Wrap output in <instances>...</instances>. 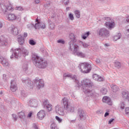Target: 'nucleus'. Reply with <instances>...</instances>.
Returning <instances> with one entry per match:
<instances>
[{"instance_id": "nucleus-1", "label": "nucleus", "mask_w": 129, "mask_h": 129, "mask_svg": "<svg viewBox=\"0 0 129 129\" xmlns=\"http://www.w3.org/2000/svg\"><path fill=\"white\" fill-rule=\"evenodd\" d=\"M78 86H82V89L85 94H86L89 97H95L96 93L95 91L92 89L93 82L89 79H85L79 82Z\"/></svg>"}, {"instance_id": "nucleus-2", "label": "nucleus", "mask_w": 129, "mask_h": 129, "mask_svg": "<svg viewBox=\"0 0 129 129\" xmlns=\"http://www.w3.org/2000/svg\"><path fill=\"white\" fill-rule=\"evenodd\" d=\"M32 59L34 61L35 66L38 68L45 69L48 66L47 61L44 60L43 58L40 57L38 54L35 52L32 54Z\"/></svg>"}, {"instance_id": "nucleus-3", "label": "nucleus", "mask_w": 129, "mask_h": 129, "mask_svg": "<svg viewBox=\"0 0 129 129\" xmlns=\"http://www.w3.org/2000/svg\"><path fill=\"white\" fill-rule=\"evenodd\" d=\"M10 52L13 53L10 57L11 59H13L14 57L18 58L19 57H21L22 55L23 57H26V56L29 55V51L24 47H21L16 49L12 48L11 49Z\"/></svg>"}, {"instance_id": "nucleus-4", "label": "nucleus", "mask_w": 129, "mask_h": 129, "mask_svg": "<svg viewBox=\"0 0 129 129\" xmlns=\"http://www.w3.org/2000/svg\"><path fill=\"white\" fill-rule=\"evenodd\" d=\"M70 39L72 41V43L70 44V49L73 53H76L78 50H79V46L77 44L75 43L76 42V39L74 34L71 33L70 34Z\"/></svg>"}, {"instance_id": "nucleus-5", "label": "nucleus", "mask_w": 129, "mask_h": 129, "mask_svg": "<svg viewBox=\"0 0 129 129\" xmlns=\"http://www.w3.org/2000/svg\"><path fill=\"white\" fill-rule=\"evenodd\" d=\"M61 104L63 105L65 110L68 111V112H74L75 107H74L73 105H70L68 98L66 97L62 98L61 100Z\"/></svg>"}, {"instance_id": "nucleus-6", "label": "nucleus", "mask_w": 129, "mask_h": 129, "mask_svg": "<svg viewBox=\"0 0 129 129\" xmlns=\"http://www.w3.org/2000/svg\"><path fill=\"white\" fill-rule=\"evenodd\" d=\"M97 34L99 36L103 39L108 38L110 36V32L108 29L105 28H102L99 29L97 31Z\"/></svg>"}, {"instance_id": "nucleus-7", "label": "nucleus", "mask_w": 129, "mask_h": 129, "mask_svg": "<svg viewBox=\"0 0 129 129\" xmlns=\"http://www.w3.org/2000/svg\"><path fill=\"white\" fill-rule=\"evenodd\" d=\"M78 67L82 73H89L91 70V65L87 62L80 63Z\"/></svg>"}, {"instance_id": "nucleus-8", "label": "nucleus", "mask_w": 129, "mask_h": 129, "mask_svg": "<svg viewBox=\"0 0 129 129\" xmlns=\"http://www.w3.org/2000/svg\"><path fill=\"white\" fill-rule=\"evenodd\" d=\"M14 11V9L12 7V6L9 5L6 6L4 4H0V14H4V15H8L10 13H12Z\"/></svg>"}, {"instance_id": "nucleus-9", "label": "nucleus", "mask_w": 129, "mask_h": 129, "mask_svg": "<svg viewBox=\"0 0 129 129\" xmlns=\"http://www.w3.org/2000/svg\"><path fill=\"white\" fill-rule=\"evenodd\" d=\"M104 21H105L106 23H105V26L109 29V30H112L115 27V23L113 20H111L110 18L108 17H104Z\"/></svg>"}, {"instance_id": "nucleus-10", "label": "nucleus", "mask_w": 129, "mask_h": 129, "mask_svg": "<svg viewBox=\"0 0 129 129\" xmlns=\"http://www.w3.org/2000/svg\"><path fill=\"white\" fill-rule=\"evenodd\" d=\"M22 82L29 89H33L34 85L33 84V82L29 79H22Z\"/></svg>"}, {"instance_id": "nucleus-11", "label": "nucleus", "mask_w": 129, "mask_h": 129, "mask_svg": "<svg viewBox=\"0 0 129 129\" xmlns=\"http://www.w3.org/2000/svg\"><path fill=\"white\" fill-rule=\"evenodd\" d=\"M63 79H66L68 78H72L73 80H75V83L78 85L79 84V82H80L81 81H79L77 80V77L76 75H72L71 74H63Z\"/></svg>"}, {"instance_id": "nucleus-12", "label": "nucleus", "mask_w": 129, "mask_h": 129, "mask_svg": "<svg viewBox=\"0 0 129 129\" xmlns=\"http://www.w3.org/2000/svg\"><path fill=\"white\" fill-rule=\"evenodd\" d=\"M8 31L15 36H16V35H19V32H20L19 28L14 26L10 27L8 28Z\"/></svg>"}, {"instance_id": "nucleus-13", "label": "nucleus", "mask_w": 129, "mask_h": 129, "mask_svg": "<svg viewBox=\"0 0 129 129\" xmlns=\"http://www.w3.org/2000/svg\"><path fill=\"white\" fill-rule=\"evenodd\" d=\"M78 115L81 120H84L86 118V115H85L84 111L81 109H78Z\"/></svg>"}, {"instance_id": "nucleus-14", "label": "nucleus", "mask_w": 129, "mask_h": 129, "mask_svg": "<svg viewBox=\"0 0 129 129\" xmlns=\"http://www.w3.org/2000/svg\"><path fill=\"white\" fill-rule=\"evenodd\" d=\"M9 45V43H8V40H7V38L4 36H0V46H2L3 47H6Z\"/></svg>"}, {"instance_id": "nucleus-15", "label": "nucleus", "mask_w": 129, "mask_h": 129, "mask_svg": "<svg viewBox=\"0 0 129 129\" xmlns=\"http://www.w3.org/2000/svg\"><path fill=\"white\" fill-rule=\"evenodd\" d=\"M28 103L30 107H37L38 106V101L35 99L29 100Z\"/></svg>"}, {"instance_id": "nucleus-16", "label": "nucleus", "mask_w": 129, "mask_h": 129, "mask_svg": "<svg viewBox=\"0 0 129 129\" xmlns=\"http://www.w3.org/2000/svg\"><path fill=\"white\" fill-rule=\"evenodd\" d=\"M0 62L4 67H8L10 66V63H9V60L6 57L3 56L0 57Z\"/></svg>"}, {"instance_id": "nucleus-17", "label": "nucleus", "mask_w": 129, "mask_h": 129, "mask_svg": "<svg viewBox=\"0 0 129 129\" xmlns=\"http://www.w3.org/2000/svg\"><path fill=\"white\" fill-rule=\"evenodd\" d=\"M43 104L44 108H46L48 111H51L52 110V105L49 103L48 100H45L43 102Z\"/></svg>"}, {"instance_id": "nucleus-18", "label": "nucleus", "mask_w": 129, "mask_h": 129, "mask_svg": "<svg viewBox=\"0 0 129 129\" xmlns=\"http://www.w3.org/2000/svg\"><path fill=\"white\" fill-rule=\"evenodd\" d=\"M55 111L56 113L59 114V115H64V109L61 106L56 105L55 106Z\"/></svg>"}, {"instance_id": "nucleus-19", "label": "nucleus", "mask_w": 129, "mask_h": 129, "mask_svg": "<svg viewBox=\"0 0 129 129\" xmlns=\"http://www.w3.org/2000/svg\"><path fill=\"white\" fill-rule=\"evenodd\" d=\"M35 83L36 84L37 88L38 89L44 87V81L43 80H35Z\"/></svg>"}, {"instance_id": "nucleus-20", "label": "nucleus", "mask_w": 129, "mask_h": 129, "mask_svg": "<svg viewBox=\"0 0 129 129\" xmlns=\"http://www.w3.org/2000/svg\"><path fill=\"white\" fill-rule=\"evenodd\" d=\"M10 88L12 92H16V91H17L18 87H17V83H16V81H11Z\"/></svg>"}, {"instance_id": "nucleus-21", "label": "nucleus", "mask_w": 129, "mask_h": 129, "mask_svg": "<svg viewBox=\"0 0 129 129\" xmlns=\"http://www.w3.org/2000/svg\"><path fill=\"white\" fill-rule=\"evenodd\" d=\"M46 116V114L45 113V111L41 110L37 113V117L39 119L42 120L43 119L45 116Z\"/></svg>"}, {"instance_id": "nucleus-22", "label": "nucleus", "mask_w": 129, "mask_h": 129, "mask_svg": "<svg viewBox=\"0 0 129 129\" xmlns=\"http://www.w3.org/2000/svg\"><path fill=\"white\" fill-rule=\"evenodd\" d=\"M103 102L107 103L109 105H112V102L111 101L110 98L107 96H105L103 98Z\"/></svg>"}, {"instance_id": "nucleus-23", "label": "nucleus", "mask_w": 129, "mask_h": 129, "mask_svg": "<svg viewBox=\"0 0 129 129\" xmlns=\"http://www.w3.org/2000/svg\"><path fill=\"white\" fill-rule=\"evenodd\" d=\"M7 19L8 21H15L16 19H18V17L16 16V15L14 14H9L7 16Z\"/></svg>"}, {"instance_id": "nucleus-24", "label": "nucleus", "mask_w": 129, "mask_h": 129, "mask_svg": "<svg viewBox=\"0 0 129 129\" xmlns=\"http://www.w3.org/2000/svg\"><path fill=\"white\" fill-rule=\"evenodd\" d=\"M93 79H94V80H96V81H103V80H104V79L98 76L97 74L93 75Z\"/></svg>"}, {"instance_id": "nucleus-25", "label": "nucleus", "mask_w": 129, "mask_h": 129, "mask_svg": "<svg viewBox=\"0 0 129 129\" xmlns=\"http://www.w3.org/2000/svg\"><path fill=\"white\" fill-rule=\"evenodd\" d=\"M111 88L113 91V92H118V91H119V88H118V87L115 85H111Z\"/></svg>"}, {"instance_id": "nucleus-26", "label": "nucleus", "mask_w": 129, "mask_h": 129, "mask_svg": "<svg viewBox=\"0 0 129 129\" xmlns=\"http://www.w3.org/2000/svg\"><path fill=\"white\" fill-rule=\"evenodd\" d=\"M19 117L21 120L25 121L26 119V116L25 115V113L24 112H20L18 114Z\"/></svg>"}, {"instance_id": "nucleus-27", "label": "nucleus", "mask_w": 129, "mask_h": 129, "mask_svg": "<svg viewBox=\"0 0 129 129\" xmlns=\"http://www.w3.org/2000/svg\"><path fill=\"white\" fill-rule=\"evenodd\" d=\"M37 23L35 24L34 25V29H41V26H42V23L39 22V20L38 19H36Z\"/></svg>"}, {"instance_id": "nucleus-28", "label": "nucleus", "mask_w": 129, "mask_h": 129, "mask_svg": "<svg viewBox=\"0 0 129 129\" xmlns=\"http://www.w3.org/2000/svg\"><path fill=\"white\" fill-rule=\"evenodd\" d=\"M18 41L20 45H23V44H24L25 40H24V38H23V36L19 35L18 36Z\"/></svg>"}, {"instance_id": "nucleus-29", "label": "nucleus", "mask_w": 129, "mask_h": 129, "mask_svg": "<svg viewBox=\"0 0 129 129\" xmlns=\"http://www.w3.org/2000/svg\"><path fill=\"white\" fill-rule=\"evenodd\" d=\"M121 38V33H118L113 37V41H116L117 40H119Z\"/></svg>"}, {"instance_id": "nucleus-30", "label": "nucleus", "mask_w": 129, "mask_h": 129, "mask_svg": "<svg viewBox=\"0 0 129 129\" xmlns=\"http://www.w3.org/2000/svg\"><path fill=\"white\" fill-rule=\"evenodd\" d=\"M77 53V56L78 57H81V58H85L86 55L85 53L82 52H76Z\"/></svg>"}, {"instance_id": "nucleus-31", "label": "nucleus", "mask_w": 129, "mask_h": 129, "mask_svg": "<svg viewBox=\"0 0 129 129\" xmlns=\"http://www.w3.org/2000/svg\"><path fill=\"white\" fill-rule=\"evenodd\" d=\"M125 107V104L123 102H121L119 105V108L121 110H123L124 107Z\"/></svg>"}, {"instance_id": "nucleus-32", "label": "nucleus", "mask_w": 129, "mask_h": 129, "mask_svg": "<svg viewBox=\"0 0 129 129\" xmlns=\"http://www.w3.org/2000/svg\"><path fill=\"white\" fill-rule=\"evenodd\" d=\"M114 66L119 69L121 67V64L118 61H115L114 62Z\"/></svg>"}, {"instance_id": "nucleus-33", "label": "nucleus", "mask_w": 129, "mask_h": 129, "mask_svg": "<svg viewBox=\"0 0 129 129\" xmlns=\"http://www.w3.org/2000/svg\"><path fill=\"white\" fill-rule=\"evenodd\" d=\"M75 15L78 19H79L80 18V11L78 10L75 11Z\"/></svg>"}, {"instance_id": "nucleus-34", "label": "nucleus", "mask_w": 129, "mask_h": 129, "mask_svg": "<svg viewBox=\"0 0 129 129\" xmlns=\"http://www.w3.org/2000/svg\"><path fill=\"white\" fill-rule=\"evenodd\" d=\"M80 44L82 46H83V47L84 48H88V47H89V45H88L85 43H84L83 42L80 41Z\"/></svg>"}, {"instance_id": "nucleus-35", "label": "nucleus", "mask_w": 129, "mask_h": 129, "mask_svg": "<svg viewBox=\"0 0 129 129\" xmlns=\"http://www.w3.org/2000/svg\"><path fill=\"white\" fill-rule=\"evenodd\" d=\"M22 70H23L24 72H27V70H28V64H23L22 66Z\"/></svg>"}, {"instance_id": "nucleus-36", "label": "nucleus", "mask_w": 129, "mask_h": 129, "mask_svg": "<svg viewBox=\"0 0 129 129\" xmlns=\"http://www.w3.org/2000/svg\"><path fill=\"white\" fill-rule=\"evenodd\" d=\"M100 91L102 93V94H103L104 95H105V94H106L107 93V90L104 88H102L101 89Z\"/></svg>"}, {"instance_id": "nucleus-37", "label": "nucleus", "mask_w": 129, "mask_h": 129, "mask_svg": "<svg viewBox=\"0 0 129 129\" xmlns=\"http://www.w3.org/2000/svg\"><path fill=\"white\" fill-rule=\"evenodd\" d=\"M50 128L51 129H59L58 128V127H57V125H56V123H52L50 125Z\"/></svg>"}, {"instance_id": "nucleus-38", "label": "nucleus", "mask_w": 129, "mask_h": 129, "mask_svg": "<svg viewBox=\"0 0 129 129\" xmlns=\"http://www.w3.org/2000/svg\"><path fill=\"white\" fill-rule=\"evenodd\" d=\"M89 34H90L89 32H86L84 35L82 36V38L84 40H85V39H86V38L88 37V35H89Z\"/></svg>"}, {"instance_id": "nucleus-39", "label": "nucleus", "mask_w": 129, "mask_h": 129, "mask_svg": "<svg viewBox=\"0 0 129 129\" xmlns=\"http://www.w3.org/2000/svg\"><path fill=\"white\" fill-rule=\"evenodd\" d=\"M21 94L22 97H26L27 95V93H26V92H25V91H22L21 92Z\"/></svg>"}, {"instance_id": "nucleus-40", "label": "nucleus", "mask_w": 129, "mask_h": 129, "mask_svg": "<svg viewBox=\"0 0 129 129\" xmlns=\"http://www.w3.org/2000/svg\"><path fill=\"white\" fill-rule=\"evenodd\" d=\"M125 114L129 116V107H126L125 109Z\"/></svg>"}, {"instance_id": "nucleus-41", "label": "nucleus", "mask_w": 129, "mask_h": 129, "mask_svg": "<svg viewBox=\"0 0 129 129\" xmlns=\"http://www.w3.org/2000/svg\"><path fill=\"white\" fill-rule=\"evenodd\" d=\"M27 27L28 28V29H32L33 28L35 29V25L33 24H29L27 25Z\"/></svg>"}, {"instance_id": "nucleus-42", "label": "nucleus", "mask_w": 129, "mask_h": 129, "mask_svg": "<svg viewBox=\"0 0 129 129\" xmlns=\"http://www.w3.org/2000/svg\"><path fill=\"white\" fill-rule=\"evenodd\" d=\"M69 18L71 20V21H74V16H73V14H72V13H70L69 15Z\"/></svg>"}, {"instance_id": "nucleus-43", "label": "nucleus", "mask_w": 129, "mask_h": 129, "mask_svg": "<svg viewBox=\"0 0 129 129\" xmlns=\"http://www.w3.org/2000/svg\"><path fill=\"white\" fill-rule=\"evenodd\" d=\"M15 10L17 11H21L22 12V11H24V8L22 7H18L15 8Z\"/></svg>"}, {"instance_id": "nucleus-44", "label": "nucleus", "mask_w": 129, "mask_h": 129, "mask_svg": "<svg viewBox=\"0 0 129 129\" xmlns=\"http://www.w3.org/2000/svg\"><path fill=\"white\" fill-rule=\"evenodd\" d=\"M57 43L58 44H62V45H64V44H65V41L62 39H59L57 40Z\"/></svg>"}, {"instance_id": "nucleus-45", "label": "nucleus", "mask_w": 129, "mask_h": 129, "mask_svg": "<svg viewBox=\"0 0 129 129\" xmlns=\"http://www.w3.org/2000/svg\"><path fill=\"white\" fill-rule=\"evenodd\" d=\"M29 44L30 45H32V46H34L36 44V42H35V41H34V40H30L29 41Z\"/></svg>"}, {"instance_id": "nucleus-46", "label": "nucleus", "mask_w": 129, "mask_h": 129, "mask_svg": "<svg viewBox=\"0 0 129 129\" xmlns=\"http://www.w3.org/2000/svg\"><path fill=\"white\" fill-rule=\"evenodd\" d=\"M55 119L57 121H58V122H62V118L59 117L58 116H55Z\"/></svg>"}, {"instance_id": "nucleus-47", "label": "nucleus", "mask_w": 129, "mask_h": 129, "mask_svg": "<svg viewBox=\"0 0 129 129\" xmlns=\"http://www.w3.org/2000/svg\"><path fill=\"white\" fill-rule=\"evenodd\" d=\"M63 3L65 6H67L69 4V0H63Z\"/></svg>"}, {"instance_id": "nucleus-48", "label": "nucleus", "mask_w": 129, "mask_h": 129, "mask_svg": "<svg viewBox=\"0 0 129 129\" xmlns=\"http://www.w3.org/2000/svg\"><path fill=\"white\" fill-rule=\"evenodd\" d=\"M49 27H50V29H51V30H53V29H54V28H55V24L54 23L50 24L49 25Z\"/></svg>"}, {"instance_id": "nucleus-49", "label": "nucleus", "mask_w": 129, "mask_h": 129, "mask_svg": "<svg viewBox=\"0 0 129 129\" xmlns=\"http://www.w3.org/2000/svg\"><path fill=\"white\" fill-rule=\"evenodd\" d=\"M125 36L129 38V28L125 31Z\"/></svg>"}, {"instance_id": "nucleus-50", "label": "nucleus", "mask_w": 129, "mask_h": 129, "mask_svg": "<svg viewBox=\"0 0 129 129\" xmlns=\"http://www.w3.org/2000/svg\"><path fill=\"white\" fill-rule=\"evenodd\" d=\"M12 116L13 117V119L15 120H17L18 119V117H17V115L16 114H13Z\"/></svg>"}, {"instance_id": "nucleus-51", "label": "nucleus", "mask_w": 129, "mask_h": 129, "mask_svg": "<svg viewBox=\"0 0 129 129\" xmlns=\"http://www.w3.org/2000/svg\"><path fill=\"white\" fill-rule=\"evenodd\" d=\"M45 28H46V25H45V23H41V29H45Z\"/></svg>"}, {"instance_id": "nucleus-52", "label": "nucleus", "mask_w": 129, "mask_h": 129, "mask_svg": "<svg viewBox=\"0 0 129 129\" xmlns=\"http://www.w3.org/2000/svg\"><path fill=\"white\" fill-rule=\"evenodd\" d=\"M33 127L34 129H39V128L38 127V126L35 123L33 124Z\"/></svg>"}, {"instance_id": "nucleus-53", "label": "nucleus", "mask_w": 129, "mask_h": 129, "mask_svg": "<svg viewBox=\"0 0 129 129\" xmlns=\"http://www.w3.org/2000/svg\"><path fill=\"white\" fill-rule=\"evenodd\" d=\"M32 115H33V112L32 111H30L28 114V117H31Z\"/></svg>"}, {"instance_id": "nucleus-54", "label": "nucleus", "mask_w": 129, "mask_h": 129, "mask_svg": "<svg viewBox=\"0 0 129 129\" xmlns=\"http://www.w3.org/2000/svg\"><path fill=\"white\" fill-rule=\"evenodd\" d=\"M113 120H114V118H111L110 119L109 121H108V123H110L111 124V122H112L113 121Z\"/></svg>"}, {"instance_id": "nucleus-55", "label": "nucleus", "mask_w": 129, "mask_h": 129, "mask_svg": "<svg viewBox=\"0 0 129 129\" xmlns=\"http://www.w3.org/2000/svg\"><path fill=\"white\" fill-rule=\"evenodd\" d=\"M3 26H4V23H3V22L0 21V29H2Z\"/></svg>"}, {"instance_id": "nucleus-56", "label": "nucleus", "mask_w": 129, "mask_h": 129, "mask_svg": "<svg viewBox=\"0 0 129 129\" xmlns=\"http://www.w3.org/2000/svg\"><path fill=\"white\" fill-rule=\"evenodd\" d=\"M97 113H98V114L102 113V110H99L97 111Z\"/></svg>"}, {"instance_id": "nucleus-57", "label": "nucleus", "mask_w": 129, "mask_h": 129, "mask_svg": "<svg viewBox=\"0 0 129 129\" xmlns=\"http://www.w3.org/2000/svg\"><path fill=\"white\" fill-rule=\"evenodd\" d=\"M96 62L97 64H99L100 63V59H97L96 60Z\"/></svg>"}, {"instance_id": "nucleus-58", "label": "nucleus", "mask_w": 129, "mask_h": 129, "mask_svg": "<svg viewBox=\"0 0 129 129\" xmlns=\"http://www.w3.org/2000/svg\"><path fill=\"white\" fill-rule=\"evenodd\" d=\"M108 115H109V113L107 112H106L104 114L105 117H106V116H108Z\"/></svg>"}, {"instance_id": "nucleus-59", "label": "nucleus", "mask_w": 129, "mask_h": 129, "mask_svg": "<svg viewBox=\"0 0 129 129\" xmlns=\"http://www.w3.org/2000/svg\"><path fill=\"white\" fill-rule=\"evenodd\" d=\"M24 37H25V38H27V37H28V33H24Z\"/></svg>"}, {"instance_id": "nucleus-60", "label": "nucleus", "mask_w": 129, "mask_h": 129, "mask_svg": "<svg viewBox=\"0 0 129 129\" xmlns=\"http://www.w3.org/2000/svg\"><path fill=\"white\" fill-rule=\"evenodd\" d=\"M35 4H39L40 3V0H35Z\"/></svg>"}, {"instance_id": "nucleus-61", "label": "nucleus", "mask_w": 129, "mask_h": 129, "mask_svg": "<svg viewBox=\"0 0 129 129\" xmlns=\"http://www.w3.org/2000/svg\"><path fill=\"white\" fill-rule=\"evenodd\" d=\"M7 76V75H3L4 77H6Z\"/></svg>"}, {"instance_id": "nucleus-62", "label": "nucleus", "mask_w": 129, "mask_h": 129, "mask_svg": "<svg viewBox=\"0 0 129 129\" xmlns=\"http://www.w3.org/2000/svg\"><path fill=\"white\" fill-rule=\"evenodd\" d=\"M105 46H108V44H105Z\"/></svg>"}, {"instance_id": "nucleus-63", "label": "nucleus", "mask_w": 129, "mask_h": 129, "mask_svg": "<svg viewBox=\"0 0 129 129\" xmlns=\"http://www.w3.org/2000/svg\"><path fill=\"white\" fill-rule=\"evenodd\" d=\"M20 16H19V18H18V19H20Z\"/></svg>"}, {"instance_id": "nucleus-64", "label": "nucleus", "mask_w": 129, "mask_h": 129, "mask_svg": "<svg viewBox=\"0 0 129 129\" xmlns=\"http://www.w3.org/2000/svg\"><path fill=\"white\" fill-rule=\"evenodd\" d=\"M2 92H1V93H0V94H2Z\"/></svg>"}]
</instances>
